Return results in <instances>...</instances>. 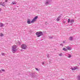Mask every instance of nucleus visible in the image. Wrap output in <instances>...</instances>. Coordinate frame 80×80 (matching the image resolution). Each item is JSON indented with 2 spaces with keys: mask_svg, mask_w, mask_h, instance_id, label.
<instances>
[{
  "mask_svg": "<svg viewBox=\"0 0 80 80\" xmlns=\"http://www.w3.org/2000/svg\"><path fill=\"white\" fill-rule=\"evenodd\" d=\"M38 18V16H36L34 17L33 20L31 22L30 19H28L27 20V23L28 24H30V23H34L36 20Z\"/></svg>",
  "mask_w": 80,
  "mask_h": 80,
  "instance_id": "f257e3e1",
  "label": "nucleus"
},
{
  "mask_svg": "<svg viewBox=\"0 0 80 80\" xmlns=\"http://www.w3.org/2000/svg\"><path fill=\"white\" fill-rule=\"evenodd\" d=\"M36 35L37 37H41V36H43L44 35L43 33V32L42 31L37 32Z\"/></svg>",
  "mask_w": 80,
  "mask_h": 80,
  "instance_id": "f03ea898",
  "label": "nucleus"
},
{
  "mask_svg": "<svg viewBox=\"0 0 80 80\" xmlns=\"http://www.w3.org/2000/svg\"><path fill=\"white\" fill-rule=\"evenodd\" d=\"M12 52L13 53H15L16 51H17V50L16 49V48H14V46H13L12 47Z\"/></svg>",
  "mask_w": 80,
  "mask_h": 80,
  "instance_id": "7ed1b4c3",
  "label": "nucleus"
},
{
  "mask_svg": "<svg viewBox=\"0 0 80 80\" xmlns=\"http://www.w3.org/2000/svg\"><path fill=\"white\" fill-rule=\"evenodd\" d=\"M74 21H75L73 19H71V20H70V19H68V23H70H70H71L72 24V23H73V22H74Z\"/></svg>",
  "mask_w": 80,
  "mask_h": 80,
  "instance_id": "20e7f679",
  "label": "nucleus"
},
{
  "mask_svg": "<svg viewBox=\"0 0 80 80\" xmlns=\"http://www.w3.org/2000/svg\"><path fill=\"white\" fill-rule=\"evenodd\" d=\"M27 47V45H26V44H23L21 45V48L22 49H27V48H26Z\"/></svg>",
  "mask_w": 80,
  "mask_h": 80,
  "instance_id": "39448f33",
  "label": "nucleus"
},
{
  "mask_svg": "<svg viewBox=\"0 0 80 80\" xmlns=\"http://www.w3.org/2000/svg\"><path fill=\"white\" fill-rule=\"evenodd\" d=\"M72 70H77L78 69V67H74V68H72Z\"/></svg>",
  "mask_w": 80,
  "mask_h": 80,
  "instance_id": "423d86ee",
  "label": "nucleus"
},
{
  "mask_svg": "<svg viewBox=\"0 0 80 80\" xmlns=\"http://www.w3.org/2000/svg\"><path fill=\"white\" fill-rule=\"evenodd\" d=\"M30 76H31V77H33L34 78V77H35V73H31V74H30Z\"/></svg>",
  "mask_w": 80,
  "mask_h": 80,
  "instance_id": "0eeeda50",
  "label": "nucleus"
},
{
  "mask_svg": "<svg viewBox=\"0 0 80 80\" xmlns=\"http://www.w3.org/2000/svg\"><path fill=\"white\" fill-rule=\"evenodd\" d=\"M69 40H71V41H72V40H73V38H72V37H69Z\"/></svg>",
  "mask_w": 80,
  "mask_h": 80,
  "instance_id": "6e6552de",
  "label": "nucleus"
},
{
  "mask_svg": "<svg viewBox=\"0 0 80 80\" xmlns=\"http://www.w3.org/2000/svg\"><path fill=\"white\" fill-rule=\"evenodd\" d=\"M67 49H68V50H72V48H71L69 47H67Z\"/></svg>",
  "mask_w": 80,
  "mask_h": 80,
  "instance_id": "1a4fd4ad",
  "label": "nucleus"
},
{
  "mask_svg": "<svg viewBox=\"0 0 80 80\" xmlns=\"http://www.w3.org/2000/svg\"><path fill=\"white\" fill-rule=\"evenodd\" d=\"M3 2H1L0 3V5H2V6H3V7H5V5H3Z\"/></svg>",
  "mask_w": 80,
  "mask_h": 80,
  "instance_id": "9d476101",
  "label": "nucleus"
},
{
  "mask_svg": "<svg viewBox=\"0 0 80 80\" xmlns=\"http://www.w3.org/2000/svg\"><path fill=\"white\" fill-rule=\"evenodd\" d=\"M77 78H78V80H80V75H79L78 76H77Z\"/></svg>",
  "mask_w": 80,
  "mask_h": 80,
  "instance_id": "9b49d317",
  "label": "nucleus"
},
{
  "mask_svg": "<svg viewBox=\"0 0 80 80\" xmlns=\"http://www.w3.org/2000/svg\"><path fill=\"white\" fill-rule=\"evenodd\" d=\"M62 50H64V51H67V49L66 48H62Z\"/></svg>",
  "mask_w": 80,
  "mask_h": 80,
  "instance_id": "f8f14e48",
  "label": "nucleus"
},
{
  "mask_svg": "<svg viewBox=\"0 0 80 80\" xmlns=\"http://www.w3.org/2000/svg\"><path fill=\"white\" fill-rule=\"evenodd\" d=\"M47 1L49 2V3H50V2H52V0H47Z\"/></svg>",
  "mask_w": 80,
  "mask_h": 80,
  "instance_id": "ddd939ff",
  "label": "nucleus"
},
{
  "mask_svg": "<svg viewBox=\"0 0 80 80\" xmlns=\"http://www.w3.org/2000/svg\"><path fill=\"white\" fill-rule=\"evenodd\" d=\"M0 27H2L3 26V23H0Z\"/></svg>",
  "mask_w": 80,
  "mask_h": 80,
  "instance_id": "4468645a",
  "label": "nucleus"
},
{
  "mask_svg": "<svg viewBox=\"0 0 80 80\" xmlns=\"http://www.w3.org/2000/svg\"><path fill=\"white\" fill-rule=\"evenodd\" d=\"M45 4L46 5H48V4H49V3L48 1H46V2H45Z\"/></svg>",
  "mask_w": 80,
  "mask_h": 80,
  "instance_id": "2eb2a0df",
  "label": "nucleus"
},
{
  "mask_svg": "<svg viewBox=\"0 0 80 80\" xmlns=\"http://www.w3.org/2000/svg\"><path fill=\"white\" fill-rule=\"evenodd\" d=\"M71 57V55L70 54H69L68 56V58H70Z\"/></svg>",
  "mask_w": 80,
  "mask_h": 80,
  "instance_id": "dca6fc26",
  "label": "nucleus"
},
{
  "mask_svg": "<svg viewBox=\"0 0 80 80\" xmlns=\"http://www.w3.org/2000/svg\"><path fill=\"white\" fill-rule=\"evenodd\" d=\"M59 20H60V19H59V18H58L57 19V22H58V21H59Z\"/></svg>",
  "mask_w": 80,
  "mask_h": 80,
  "instance_id": "f3484780",
  "label": "nucleus"
},
{
  "mask_svg": "<svg viewBox=\"0 0 80 80\" xmlns=\"http://www.w3.org/2000/svg\"><path fill=\"white\" fill-rule=\"evenodd\" d=\"M12 3L13 5H16V3H15V2H12Z\"/></svg>",
  "mask_w": 80,
  "mask_h": 80,
  "instance_id": "a211bd4d",
  "label": "nucleus"
},
{
  "mask_svg": "<svg viewBox=\"0 0 80 80\" xmlns=\"http://www.w3.org/2000/svg\"><path fill=\"white\" fill-rule=\"evenodd\" d=\"M3 34L1 33L0 37H3Z\"/></svg>",
  "mask_w": 80,
  "mask_h": 80,
  "instance_id": "6ab92c4d",
  "label": "nucleus"
},
{
  "mask_svg": "<svg viewBox=\"0 0 80 80\" xmlns=\"http://www.w3.org/2000/svg\"><path fill=\"white\" fill-rule=\"evenodd\" d=\"M62 53H60L59 54V56H62Z\"/></svg>",
  "mask_w": 80,
  "mask_h": 80,
  "instance_id": "aec40b11",
  "label": "nucleus"
},
{
  "mask_svg": "<svg viewBox=\"0 0 80 80\" xmlns=\"http://www.w3.org/2000/svg\"><path fill=\"white\" fill-rule=\"evenodd\" d=\"M18 43L19 45H20V44H21V42H20V41H18Z\"/></svg>",
  "mask_w": 80,
  "mask_h": 80,
  "instance_id": "412c9836",
  "label": "nucleus"
},
{
  "mask_svg": "<svg viewBox=\"0 0 80 80\" xmlns=\"http://www.w3.org/2000/svg\"><path fill=\"white\" fill-rule=\"evenodd\" d=\"M49 38H51V39H52V38H53V37H49Z\"/></svg>",
  "mask_w": 80,
  "mask_h": 80,
  "instance_id": "4be33fe9",
  "label": "nucleus"
},
{
  "mask_svg": "<svg viewBox=\"0 0 80 80\" xmlns=\"http://www.w3.org/2000/svg\"><path fill=\"white\" fill-rule=\"evenodd\" d=\"M2 72H5V69H2Z\"/></svg>",
  "mask_w": 80,
  "mask_h": 80,
  "instance_id": "5701e85b",
  "label": "nucleus"
},
{
  "mask_svg": "<svg viewBox=\"0 0 80 80\" xmlns=\"http://www.w3.org/2000/svg\"><path fill=\"white\" fill-rule=\"evenodd\" d=\"M63 23H66V22H65V21H63Z\"/></svg>",
  "mask_w": 80,
  "mask_h": 80,
  "instance_id": "b1692460",
  "label": "nucleus"
},
{
  "mask_svg": "<svg viewBox=\"0 0 80 80\" xmlns=\"http://www.w3.org/2000/svg\"><path fill=\"white\" fill-rule=\"evenodd\" d=\"M60 45H61V46H62V47H63V44L62 43L60 44Z\"/></svg>",
  "mask_w": 80,
  "mask_h": 80,
  "instance_id": "393cba45",
  "label": "nucleus"
},
{
  "mask_svg": "<svg viewBox=\"0 0 80 80\" xmlns=\"http://www.w3.org/2000/svg\"><path fill=\"white\" fill-rule=\"evenodd\" d=\"M36 70H37V71H38V69L37 68H35Z\"/></svg>",
  "mask_w": 80,
  "mask_h": 80,
  "instance_id": "a878e982",
  "label": "nucleus"
},
{
  "mask_svg": "<svg viewBox=\"0 0 80 80\" xmlns=\"http://www.w3.org/2000/svg\"><path fill=\"white\" fill-rule=\"evenodd\" d=\"M2 53V55L4 56L5 55V54L4 53Z\"/></svg>",
  "mask_w": 80,
  "mask_h": 80,
  "instance_id": "bb28decb",
  "label": "nucleus"
},
{
  "mask_svg": "<svg viewBox=\"0 0 80 80\" xmlns=\"http://www.w3.org/2000/svg\"><path fill=\"white\" fill-rule=\"evenodd\" d=\"M14 47L16 48L17 46H16V45H15V46H14Z\"/></svg>",
  "mask_w": 80,
  "mask_h": 80,
  "instance_id": "cd10ccee",
  "label": "nucleus"
},
{
  "mask_svg": "<svg viewBox=\"0 0 80 80\" xmlns=\"http://www.w3.org/2000/svg\"><path fill=\"white\" fill-rule=\"evenodd\" d=\"M44 64H45V63L44 62H42V65H44Z\"/></svg>",
  "mask_w": 80,
  "mask_h": 80,
  "instance_id": "c85d7f7f",
  "label": "nucleus"
},
{
  "mask_svg": "<svg viewBox=\"0 0 80 80\" xmlns=\"http://www.w3.org/2000/svg\"><path fill=\"white\" fill-rule=\"evenodd\" d=\"M47 57L48 58H49V54H48L47 55Z\"/></svg>",
  "mask_w": 80,
  "mask_h": 80,
  "instance_id": "c756f323",
  "label": "nucleus"
},
{
  "mask_svg": "<svg viewBox=\"0 0 80 80\" xmlns=\"http://www.w3.org/2000/svg\"><path fill=\"white\" fill-rule=\"evenodd\" d=\"M61 16H59L58 17V18H61Z\"/></svg>",
  "mask_w": 80,
  "mask_h": 80,
  "instance_id": "7c9ffc66",
  "label": "nucleus"
},
{
  "mask_svg": "<svg viewBox=\"0 0 80 80\" xmlns=\"http://www.w3.org/2000/svg\"><path fill=\"white\" fill-rule=\"evenodd\" d=\"M5 2H8V0H5Z\"/></svg>",
  "mask_w": 80,
  "mask_h": 80,
  "instance_id": "2f4dec72",
  "label": "nucleus"
},
{
  "mask_svg": "<svg viewBox=\"0 0 80 80\" xmlns=\"http://www.w3.org/2000/svg\"><path fill=\"white\" fill-rule=\"evenodd\" d=\"M2 5H5V2L3 3Z\"/></svg>",
  "mask_w": 80,
  "mask_h": 80,
  "instance_id": "473e14b6",
  "label": "nucleus"
},
{
  "mask_svg": "<svg viewBox=\"0 0 80 80\" xmlns=\"http://www.w3.org/2000/svg\"><path fill=\"white\" fill-rule=\"evenodd\" d=\"M45 25H47V24H48V23H47V22H45Z\"/></svg>",
  "mask_w": 80,
  "mask_h": 80,
  "instance_id": "72a5a7b5",
  "label": "nucleus"
},
{
  "mask_svg": "<svg viewBox=\"0 0 80 80\" xmlns=\"http://www.w3.org/2000/svg\"><path fill=\"white\" fill-rule=\"evenodd\" d=\"M65 43V41H63V43Z\"/></svg>",
  "mask_w": 80,
  "mask_h": 80,
  "instance_id": "f704fd0d",
  "label": "nucleus"
},
{
  "mask_svg": "<svg viewBox=\"0 0 80 80\" xmlns=\"http://www.w3.org/2000/svg\"><path fill=\"white\" fill-rule=\"evenodd\" d=\"M1 10H2V9L0 8V12H1Z\"/></svg>",
  "mask_w": 80,
  "mask_h": 80,
  "instance_id": "c9c22d12",
  "label": "nucleus"
},
{
  "mask_svg": "<svg viewBox=\"0 0 80 80\" xmlns=\"http://www.w3.org/2000/svg\"><path fill=\"white\" fill-rule=\"evenodd\" d=\"M0 73H2V71L1 70H0Z\"/></svg>",
  "mask_w": 80,
  "mask_h": 80,
  "instance_id": "e433bc0d",
  "label": "nucleus"
},
{
  "mask_svg": "<svg viewBox=\"0 0 80 80\" xmlns=\"http://www.w3.org/2000/svg\"><path fill=\"white\" fill-rule=\"evenodd\" d=\"M23 50V49H21V51H22Z\"/></svg>",
  "mask_w": 80,
  "mask_h": 80,
  "instance_id": "4c0bfd02",
  "label": "nucleus"
},
{
  "mask_svg": "<svg viewBox=\"0 0 80 80\" xmlns=\"http://www.w3.org/2000/svg\"><path fill=\"white\" fill-rule=\"evenodd\" d=\"M62 80H64V79H62Z\"/></svg>",
  "mask_w": 80,
  "mask_h": 80,
  "instance_id": "58836bf2",
  "label": "nucleus"
},
{
  "mask_svg": "<svg viewBox=\"0 0 80 80\" xmlns=\"http://www.w3.org/2000/svg\"><path fill=\"white\" fill-rule=\"evenodd\" d=\"M79 65H80V63H79Z\"/></svg>",
  "mask_w": 80,
  "mask_h": 80,
  "instance_id": "ea45409f",
  "label": "nucleus"
}]
</instances>
